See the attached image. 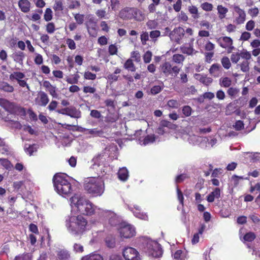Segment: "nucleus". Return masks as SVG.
I'll return each instance as SVG.
<instances>
[{"instance_id":"1","label":"nucleus","mask_w":260,"mask_h":260,"mask_svg":"<svg viewBox=\"0 0 260 260\" xmlns=\"http://www.w3.org/2000/svg\"><path fill=\"white\" fill-rule=\"evenodd\" d=\"M70 202L72 210L86 215L96 214L98 216L99 210H101L80 193H76L72 197Z\"/></svg>"},{"instance_id":"2","label":"nucleus","mask_w":260,"mask_h":260,"mask_svg":"<svg viewBox=\"0 0 260 260\" xmlns=\"http://www.w3.org/2000/svg\"><path fill=\"white\" fill-rule=\"evenodd\" d=\"M68 232L75 237H81L88 229L87 220L81 215L71 216L66 220Z\"/></svg>"},{"instance_id":"3","label":"nucleus","mask_w":260,"mask_h":260,"mask_svg":"<svg viewBox=\"0 0 260 260\" xmlns=\"http://www.w3.org/2000/svg\"><path fill=\"white\" fill-rule=\"evenodd\" d=\"M68 179L69 177L65 174H56L53 178L55 190L64 198L69 197L73 191L72 186Z\"/></svg>"},{"instance_id":"4","label":"nucleus","mask_w":260,"mask_h":260,"mask_svg":"<svg viewBox=\"0 0 260 260\" xmlns=\"http://www.w3.org/2000/svg\"><path fill=\"white\" fill-rule=\"evenodd\" d=\"M84 188L87 193L94 197L101 196L104 191V183L99 177H87L84 179Z\"/></svg>"},{"instance_id":"5","label":"nucleus","mask_w":260,"mask_h":260,"mask_svg":"<svg viewBox=\"0 0 260 260\" xmlns=\"http://www.w3.org/2000/svg\"><path fill=\"white\" fill-rule=\"evenodd\" d=\"M251 58V54L247 50L233 52L231 56V60L233 63H237L243 72L249 71V60Z\"/></svg>"},{"instance_id":"6","label":"nucleus","mask_w":260,"mask_h":260,"mask_svg":"<svg viewBox=\"0 0 260 260\" xmlns=\"http://www.w3.org/2000/svg\"><path fill=\"white\" fill-rule=\"evenodd\" d=\"M107 157V155L100 154L95 156L92 160L93 164L90 169L96 173L99 177H101V176H103L105 172V162Z\"/></svg>"},{"instance_id":"7","label":"nucleus","mask_w":260,"mask_h":260,"mask_svg":"<svg viewBox=\"0 0 260 260\" xmlns=\"http://www.w3.org/2000/svg\"><path fill=\"white\" fill-rule=\"evenodd\" d=\"M189 128H186V129L182 128L179 129L178 135L192 145H199L202 141L207 140V139L206 137L203 138L194 135L189 134Z\"/></svg>"},{"instance_id":"8","label":"nucleus","mask_w":260,"mask_h":260,"mask_svg":"<svg viewBox=\"0 0 260 260\" xmlns=\"http://www.w3.org/2000/svg\"><path fill=\"white\" fill-rule=\"evenodd\" d=\"M145 249V252L149 256L159 257L162 255V249L160 245L156 241L147 239Z\"/></svg>"},{"instance_id":"9","label":"nucleus","mask_w":260,"mask_h":260,"mask_svg":"<svg viewBox=\"0 0 260 260\" xmlns=\"http://www.w3.org/2000/svg\"><path fill=\"white\" fill-rule=\"evenodd\" d=\"M98 216L102 220H108L112 226H116L120 222V219L116 214L109 210H99Z\"/></svg>"},{"instance_id":"10","label":"nucleus","mask_w":260,"mask_h":260,"mask_svg":"<svg viewBox=\"0 0 260 260\" xmlns=\"http://www.w3.org/2000/svg\"><path fill=\"white\" fill-rule=\"evenodd\" d=\"M119 230L120 236L124 238H131L136 234L135 228L125 222L121 223Z\"/></svg>"},{"instance_id":"11","label":"nucleus","mask_w":260,"mask_h":260,"mask_svg":"<svg viewBox=\"0 0 260 260\" xmlns=\"http://www.w3.org/2000/svg\"><path fill=\"white\" fill-rule=\"evenodd\" d=\"M56 112L58 113L68 115L72 118L76 119L79 118L81 117V111L73 106L59 109L57 110Z\"/></svg>"},{"instance_id":"12","label":"nucleus","mask_w":260,"mask_h":260,"mask_svg":"<svg viewBox=\"0 0 260 260\" xmlns=\"http://www.w3.org/2000/svg\"><path fill=\"white\" fill-rule=\"evenodd\" d=\"M122 254L125 260H141L138 251L131 247H125Z\"/></svg>"},{"instance_id":"13","label":"nucleus","mask_w":260,"mask_h":260,"mask_svg":"<svg viewBox=\"0 0 260 260\" xmlns=\"http://www.w3.org/2000/svg\"><path fill=\"white\" fill-rule=\"evenodd\" d=\"M160 71L166 76L172 75L173 73L176 75L180 71V69L177 66L172 67L169 62L166 61L163 63L159 67Z\"/></svg>"},{"instance_id":"14","label":"nucleus","mask_w":260,"mask_h":260,"mask_svg":"<svg viewBox=\"0 0 260 260\" xmlns=\"http://www.w3.org/2000/svg\"><path fill=\"white\" fill-rule=\"evenodd\" d=\"M234 10V22L236 24H241L244 23L246 20V13L245 11L241 9L238 6H235Z\"/></svg>"},{"instance_id":"15","label":"nucleus","mask_w":260,"mask_h":260,"mask_svg":"<svg viewBox=\"0 0 260 260\" xmlns=\"http://www.w3.org/2000/svg\"><path fill=\"white\" fill-rule=\"evenodd\" d=\"M185 30L181 27H176L170 33L171 40L178 44H180V40L184 36Z\"/></svg>"},{"instance_id":"16","label":"nucleus","mask_w":260,"mask_h":260,"mask_svg":"<svg viewBox=\"0 0 260 260\" xmlns=\"http://www.w3.org/2000/svg\"><path fill=\"white\" fill-rule=\"evenodd\" d=\"M137 11L136 9L126 7L120 11L119 17L124 20L131 19L135 17Z\"/></svg>"},{"instance_id":"17","label":"nucleus","mask_w":260,"mask_h":260,"mask_svg":"<svg viewBox=\"0 0 260 260\" xmlns=\"http://www.w3.org/2000/svg\"><path fill=\"white\" fill-rule=\"evenodd\" d=\"M217 42L223 48L226 49L228 53H230L234 49L232 39L228 37H220L217 40Z\"/></svg>"},{"instance_id":"18","label":"nucleus","mask_w":260,"mask_h":260,"mask_svg":"<svg viewBox=\"0 0 260 260\" xmlns=\"http://www.w3.org/2000/svg\"><path fill=\"white\" fill-rule=\"evenodd\" d=\"M49 101L48 96L43 91L40 92L37 97L35 99L36 104L42 107H45L48 104Z\"/></svg>"},{"instance_id":"19","label":"nucleus","mask_w":260,"mask_h":260,"mask_svg":"<svg viewBox=\"0 0 260 260\" xmlns=\"http://www.w3.org/2000/svg\"><path fill=\"white\" fill-rule=\"evenodd\" d=\"M70 257V253L67 249H59L56 251V260H69Z\"/></svg>"},{"instance_id":"20","label":"nucleus","mask_w":260,"mask_h":260,"mask_svg":"<svg viewBox=\"0 0 260 260\" xmlns=\"http://www.w3.org/2000/svg\"><path fill=\"white\" fill-rule=\"evenodd\" d=\"M121 72V70L120 68H115L114 72L113 73H109L107 75L106 79L111 83L116 82L118 80L120 77L119 74H120Z\"/></svg>"},{"instance_id":"21","label":"nucleus","mask_w":260,"mask_h":260,"mask_svg":"<svg viewBox=\"0 0 260 260\" xmlns=\"http://www.w3.org/2000/svg\"><path fill=\"white\" fill-rule=\"evenodd\" d=\"M134 209H135V210H134L133 208H129V209L133 212L134 215L136 217L145 220H148V215L146 213L141 212L140 208L138 206H134Z\"/></svg>"},{"instance_id":"22","label":"nucleus","mask_w":260,"mask_h":260,"mask_svg":"<svg viewBox=\"0 0 260 260\" xmlns=\"http://www.w3.org/2000/svg\"><path fill=\"white\" fill-rule=\"evenodd\" d=\"M221 190L219 188H215L210 193L208 194L207 200L209 203L213 202L215 199L220 198Z\"/></svg>"},{"instance_id":"23","label":"nucleus","mask_w":260,"mask_h":260,"mask_svg":"<svg viewBox=\"0 0 260 260\" xmlns=\"http://www.w3.org/2000/svg\"><path fill=\"white\" fill-rule=\"evenodd\" d=\"M18 6L22 12L27 13L29 11L30 3L28 0H20Z\"/></svg>"},{"instance_id":"24","label":"nucleus","mask_w":260,"mask_h":260,"mask_svg":"<svg viewBox=\"0 0 260 260\" xmlns=\"http://www.w3.org/2000/svg\"><path fill=\"white\" fill-rule=\"evenodd\" d=\"M118 176L120 180L122 181H126L129 176L127 169L125 167L120 168L118 172Z\"/></svg>"},{"instance_id":"25","label":"nucleus","mask_w":260,"mask_h":260,"mask_svg":"<svg viewBox=\"0 0 260 260\" xmlns=\"http://www.w3.org/2000/svg\"><path fill=\"white\" fill-rule=\"evenodd\" d=\"M24 57L25 55L24 53L21 51L15 52L12 54V58L14 60L20 64H23V61Z\"/></svg>"},{"instance_id":"26","label":"nucleus","mask_w":260,"mask_h":260,"mask_svg":"<svg viewBox=\"0 0 260 260\" xmlns=\"http://www.w3.org/2000/svg\"><path fill=\"white\" fill-rule=\"evenodd\" d=\"M222 68L219 64H213L209 69L210 73L214 76H218L221 72Z\"/></svg>"},{"instance_id":"27","label":"nucleus","mask_w":260,"mask_h":260,"mask_svg":"<svg viewBox=\"0 0 260 260\" xmlns=\"http://www.w3.org/2000/svg\"><path fill=\"white\" fill-rule=\"evenodd\" d=\"M0 90L7 92H12L14 90L13 86L4 81H0Z\"/></svg>"},{"instance_id":"28","label":"nucleus","mask_w":260,"mask_h":260,"mask_svg":"<svg viewBox=\"0 0 260 260\" xmlns=\"http://www.w3.org/2000/svg\"><path fill=\"white\" fill-rule=\"evenodd\" d=\"M38 148V145L36 144L30 145L26 144L24 146V151L29 155H31L34 152L37 151Z\"/></svg>"},{"instance_id":"29","label":"nucleus","mask_w":260,"mask_h":260,"mask_svg":"<svg viewBox=\"0 0 260 260\" xmlns=\"http://www.w3.org/2000/svg\"><path fill=\"white\" fill-rule=\"evenodd\" d=\"M81 260H103V257L101 255L94 252L83 256Z\"/></svg>"},{"instance_id":"30","label":"nucleus","mask_w":260,"mask_h":260,"mask_svg":"<svg viewBox=\"0 0 260 260\" xmlns=\"http://www.w3.org/2000/svg\"><path fill=\"white\" fill-rule=\"evenodd\" d=\"M106 245L110 248H114L115 246V239L112 235H108L105 239Z\"/></svg>"},{"instance_id":"31","label":"nucleus","mask_w":260,"mask_h":260,"mask_svg":"<svg viewBox=\"0 0 260 260\" xmlns=\"http://www.w3.org/2000/svg\"><path fill=\"white\" fill-rule=\"evenodd\" d=\"M25 77L24 73L19 72H14L10 75L11 80H16L17 82L23 79Z\"/></svg>"},{"instance_id":"32","label":"nucleus","mask_w":260,"mask_h":260,"mask_svg":"<svg viewBox=\"0 0 260 260\" xmlns=\"http://www.w3.org/2000/svg\"><path fill=\"white\" fill-rule=\"evenodd\" d=\"M181 50L182 53L187 55H191L194 53V52H195L192 46L190 44H187L182 46L181 47Z\"/></svg>"},{"instance_id":"33","label":"nucleus","mask_w":260,"mask_h":260,"mask_svg":"<svg viewBox=\"0 0 260 260\" xmlns=\"http://www.w3.org/2000/svg\"><path fill=\"white\" fill-rule=\"evenodd\" d=\"M217 10L219 19H222L225 17L226 14L228 12V8L222 6V5H218L217 6Z\"/></svg>"},{"instance_id":"34","label":"nucleus","mask_w":260,"mask_h":260,"mask_svg":"<svg viewBox=\"0 0 260 260\" xmlns=\"http://www.w3.org/2000/svg\"><path fill=\"white\" fill-rule=\"evenodd\" d=\"M173 257L175 260H185L186 258V252L178 250L173 254Z\"/></svg>"},{"instance_id":"35","label":"nucleus","mask_w":260,"mask_h":260,"mask_svg":"<svg viewBox=\"0 0 260 260\" xmlns=\"http://www.w3.org/2000/svg\"><path fill=\"white\" fill-rule=\"evenodd\" d=\"M196 78L198 79L199 81L205 85H208L212 82V79L211 78L207 77L200 74H196Z\"/></svg>"},{"instance_id":"36","label":"nucleus","mask_w":260,"mask_h":260,"mask_svg":"<svg viewBox=\"0 0 260 260\" xmlns=\"http://www.w3.org/2000/svg\"><path fill=\"white\" fill-rule=\"evenodd\" d=\"M188 10L189 12L192 15V17L193 19H198L199 17L198 9L197 7L194 6H188Z\"/></svg>"},{"instance_id":"37","label":"nucleus","mask_w":260,"mask_h":260,"mask_svg":"<svg viewBox=\"0 0 260 260\" xmlns=\"http://www.w3.org/2000/svg\"><path fill=\"white\" fill-rule=\"evenodd\" d=\"M124 68L125 69L132 72H134L136 70L135 64L131 59H128L125 61L124 64Z\"/></svg>"},{"instance_id":"38","label":"nucleus","mask_w":260,"mask_h":260,"mask_svg":"<svg viewBox=\"0 0 260 260\" xmlns=\"http://www.w3.org/2000/svg\"><path fill=\"white\" fill-rule=\"evenodd\" d=\"M156 140L154 135H150L146 136L143 140L142 144L144 145H148L153 143Z\"/></svg>"},{"instance_id":"39","label":"nucleus","mask_w":260,"mask_h":260,"mask_svg":"<svg viewBox=\"0 0 260 260\" xmlns=\"http://www.w3.org/2000/svg\"><path fill=\"white\" fill-rule=\"evenodd\" d=\"M219 82L221 86L224 87H229L232 84V80L228 77H223L220 78Z\"/></svg>"},{"instance_id":"40","label":"nucleus","mask_w":260,"mask_h":260,"mask_svg":"<svg viewBox=\"0 0 260 260\" xmlns=\"http://www.w3.org/2000/svg\"><path fill=\"white\" fill-rule=\"evenodd\" d=\"M73 77H68L66 78L67 82L71 84H77L79 81V79L80 78V75L78 74H75L72 75Z\"/></svg>"},{"instance_id":"41","label":"nucleus","mask_w":260,"mask_h":260,"mask_svg":"<svg viewBox=\"0 0 260 260\" xmlns=\"http://www.w3.org/2000/svg\"><path fill=\"white\" fill-rule=\"evenodd\" d=\"M0 164L7 170H11L13 168L10 161L6 158H0Z\"/></svg>"},{"instance_id":"42","label":"nucleus","mask_w":260,"mask_h":260,"mask_svg":"<svg viewBox=\"0 0 260 260\" xmlns=\"http://www.w3.org/2000/svg\"><path fill=\"white\" fill-rule=\"evenodd\" d=\"M164 88V84L161 83L160 85H154L151 89V93L152 94H156L159 93Z\"/></svg>"},{"instance_id":"43","label":"nucleus","mask_w":260,"mask_h":260,"mask_svg":"<svg viewBox=\"0 0 260 260\" xmlns=\"http://www.w3.org/2000/svg\"><path fill=\"white\" fill-rule=\"evenodd\" d=\"M55 11H61L63 9V6L61 0H56L55 1L53 7Z\"/></svg>"},{"instance_id":"44","label":"nucleus","mask_w":260,"mask_h":260,"mask_svg":"<svg viewBox=\"0 0 260 260\" xmlns=\"http://www.w3.org/2000/svg\"><path fill=\"white\" fill-rule=\"evenodd\" d=\"M255 237L256 236L254 233L248 232L244 236L243 239L245 241L251 242Z\"/></svg>"},{"instance_id":"45","label":"nucleus","mask_w":260,"mask_h":260,"mask_svg":"<svg viewBox=\"0 0 260 260\" xmlns=\"http://www.w3.org/2000/svg\"><path fill=\"white\" fill-rule=\"evenodd\" d=\"M45 21H49L52 19V11L50 8H47L44 15Z\"/></svg>"},{"instance_id":"46","label":"nucleus","mask_w":260,"mask_h":260,"mask_svg":"<svg viewBox=\"0 0 260 260\" xmlns=\"http://www.w3.org/2000/svg\"><path fill=\"white\" fill-rule=\"evenodd\" d=\"M47 91L53 98H58V94L56 92L57 88L55 86L53 85L51 86L50 88L47 89Z\"/></svg>"},{"instance_id":"47","label":"nucleus","mask_w":260,"mask_h":260,"mask_svg":"<svg viewBox=\"0 0 260 260\" xmlns=\"http://www.w3.org/2000/svg\"><path fill=\"white\" fill-rule=\"evenodd\" d=\"M221 63H222V66L226 69H229L231 66V63L230 62V60L229 59V58L228 57H223L222 59H221Z\"/></svg>"},{"instance_id":"48","label":"nucleus","mask_w":260,"mask_h":260,"mask_svg":"<svg viewBox=\"0 0 260 260\" xmlns=\"http://www.w3.org/2000/svg\"><path fill=\"white\" fill-rule=\"evenodd\" d=\"M201 7L204 11H211L213 10V6L210 3L205 2L201 4Z\"/></svg>"},{"instance_id":"49","label":"nucleus","mask_w":260,"mask_h":260,"mask_svg":"<svg viewBox=\"0 0 260 260\" xmlns=\"http://www.w3.org/2000/svg\"><path fill=\"white\" fill-rule=\"evenodd\" d=\"M197 91L195 87L193 86H190L184 89V94L185 95H188L190 94H193Z\"/></svg>"},{"instance_id":"50","label":"nucleus","mask_w":260,"mask_h":260,"mask_svg":"<svg viewBox=\"0 0 260 260\" xmlns=\"http://www.w3.org/2000/svg\"><path fill=\"white\" fill-rule=\"evenodd\" d=\"M152 54L151 51H146L143 55L144 62L146 63H149L151 60Z\"/></svg>"},{"instance_id":"51","label":"nucleus","mask_w":260,"mask_h":260,"mask_svg":"<svg viewBox=\"0 0 260 260\" xmlns=\"http://www.w3.org/2000/svg\"><path fill=\"white\" fill-rule=\"evenodd\" d=\"M184 60L183 55L181 54H175L173 56V60L177 63H181Z\"/></svg>"},{"instance_id":"52","label":"nucleus","mask_w":260,"mask_h":260,"mask_svg":"<svg viewBox=\"0 0 260 260\" xmlns=\"http://www.w3.org/2000/svg\"><path fill=\"white\" fill-rule=\"evenodd\" d=\"M168 106L172 108H178L180 104L179 102L176 100H170L168 102Z\"/></svg>"},{"instance_id":"53","label":"nucleus","mask_w":260,"mask_h":260,"mask_svg":"<svg viewBox=\"0 0 260 260\" xmlns=\"http://www.w3.org/2000/svg\"><path fill=\"white\" fill-rule=\"evenodd\" d=\"M96 77V74H93L89 71H86L84 74V78L87 80H94Z\"/></svg>"},{"instance_id":"54","label":"nucleus","mask_w":260,"mask_h":260,"mask_svg":"<svg viewBox=\"0 0 260 260\" xmlns=\"http://www.w3.org/2000/svg\"><path fill=\"white\" fill-rule=\"evenodd\" d=\"M243 179L244 178L243 177L234 175L231 178V182L234 185V186L235 187L238 185L240 180Z\"/></svg>"},{"instance_id":"55","label":"nucleus","mask_w":260,"mask_h":260,"mask_svg":"<svg viewBox=\"0 0 260 260\" xmlns=\"http://www.w3.org/2000/svg\"><path fill=\"white\" fill-rule=\"evenodd\" d=\"M157 22L155 20H148L146 23V25L149 29H153L157 27Z\"/></svg>"},{"instance_id":"56","label":"nucleus","mask_w":260,"mask_h":260,"mask_svg":"<svg viewBox=\"0 0 260 260\" xmlns=\"http://www.w3.org/2000/svg\"><path fill=\"white\" fill-rule=\"evenodd\" d=\"M109 53L111 55L117 54L118 48L115 44H111L109 46Z\"/></svg>"},{"instance_id":"57","label":"nucleus","mask_w":260,"mask_h":260,"mask_svg":"<svg viewBox=\"0 0 260 260\" xmlns=\"http://www.w3.org/2000/svg\"><path fill=\"white\" fill-rule=\"evenodd\" d=\"M73 250L76 253H82L84 251V248L81 244L75 243L73 245Z\"/></svg>"},{"instance_id":"58","label":"nucleus","mask_w":260,"mask_h":260,"mask_svg":"<svg viewBox=\"0 0 260 260\" xmlns=\"http://www.w3.org/2000/svg\"><path fill=\"white\" fill-rule=\"evenodd\" d=\"M55 30V25L53 22H49L46 25V31L48 33L53 34Z\"/></svg>"},{"instance_id":"59","label":"nucleus","mask_w":260,"mask_h":260,"mask_svg":"<svg viewBox=\"0 0 260 260\" xmlns=\"http://www.w3.org/2000/svg\"><path fill=\"white\" fill-rule=\"evenodd\" d=\"M255 25V22L252 20H250L246 23L245 28L248 31H251L254 28Z\"/></svg>"},{"instance_id":"60","label":"nucleus","mask_w":260,"mask_h":260,"mask_svg":"<svg viewBox=\"0 0 260 260\" xmlns=\"http://www.w3.org/2000/svg\"><path fill=\"white\" fill-rule=\"evenodd\" d=\"M74 18L78 24H81L84 22V15L80 14H76L74 16Z\"/></svg>"},{"instance_id":"61","label":"nucleus","mask_w":260,"mask_h":260,"mask_svg":"<svg viewBox=\"0 0 260 260\" xmlns=\"http://www.w3.org/2000/svg\"><path fill=\"white\" fill-rule=\"evenodd\" d=\"M191 108L189 106H184L182 108V113L186 116H189L191 114Z\"/></svg>"},{"instance_id":"62","label":"nucleus","mask_w":260,"mask_h":260,"mask_svg":"<svg viewBox=\"0 0 260 260\" xmlns=\"http://www.w3.org/2000/svg\"><path fill=\"white\" fill-rule=\"evenodd\" d=\"M32 255L28 253L25 254L15 257V260H31Z\"/></svg>"},{"instance_id":"63","label":"nucleus","mask_w":260,"mask_h":260,"mask_svg":"<svg viewBox=\"0 0 260 260\" xmlns=\"http://www.w3.org/2000/svg\"><path fill=\"white\" fill-rule=\"evenodd\" d=\"M227 92L230 96L235 98L239 92V90L237 88L231 87L228 90Z\"/></svg>"},{"instance_id":"64","label":"nucleus","mask_w":260,"mask_h":260,"mask_svg":"<svg viewBox=\"0 0 260 260\" xmlns=\"http://www.w3.org/2000/svg\"><path fill=\"white\" fill-rule=\"evenodd\" d=\"M131 57L134 59L136 62H139L141 61V56L138 51H133L131 53Z\"/></svg>"}]
</instances>
